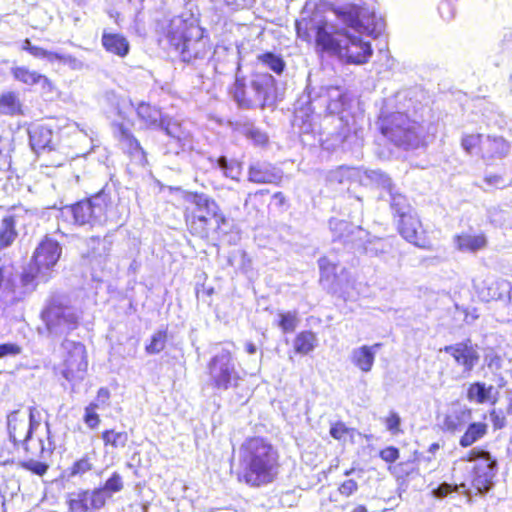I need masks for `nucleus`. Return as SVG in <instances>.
Returning <instances> with one entry per match:
<instances>
[{
	"label": "nucleus",
	"instance_id": "a878e982",
	"mask_svg": "<svg viewBox=\"0 0 512 512\" xmlns=\"http://www.w3.org/2000/svg\"><path fill=\"white\" fill-rule=\"evenodd\" d=\"M471 418V410L459 408L446 415L443 421V427L447 431L454 432L460 429Z\"/></svg>",
	"mask_w": 512,
	"mask_h": 512
},
{
	"label": "nucleus",
	"instance_id": "f704fd0d",
	"mask_svg": "<svg viewBox=\"0 0 512 512\" xmlns=\"http://www.w3.org/2000/svg\"><path fill=\"white\" fill-rule=\"evenodd\" d=\"M219 168L223 171L224 175L228 178L237 180L241 174V165L237 162L228 163L225 157H220L217 160Z\"/></svg>",
	"mask_w": 512,
	"mask_h": 512
},
{
	"label": "nucleus",
	"instance_id": "473e14b6",
	"mask_svg": "<svg viewBox=\"0 0 512 512\" xmlns=\"http://www.w3.org/2000/svg\"><path fill=\"white\" fill-rule=\"evenodd\" d=\"M102 439L105 445H110L114 448L124 447L128 441V435L126 432H116L114 430H108L103 432Z\"/></svg>",
	"mask_w": 512,
	"mask_h": 512
},
{
	"label": "nucleus",
	"instance_id": "0eeeda50",
	"mask_svg": "<svg viewBox=\"0 0 512 512\" xmlns=\"http://www.w3.org/2000/svg\"><path fill=\"white\" fill-rule=\"evenodd\" d=\"M210 376L217 389L227 390L238 385L240 379L235 369L232 353L222 349L209 365Z\"/></svg>",
	"mask_w": 512,
	"mask_h": 512
},
{
	"label": "nucleus",
	"instance_id": "9b49d317",
	"mask_svg": "<svg viewBox=\"0 0 512 512\" xmlns=\"http://www.w3.org/2000/svg\"><path fill=\"white\" fill-rule=\"evenodd\" d=\"M35 409L31 408L28 415L12 412L8 416V431L15 444L25 442L40 426L34 419Z\"/></svg>",
	"mask_w": 512,
	"mask_h": 512
},
{
	"label": "nucleus",
	"instance_id": "c756f323",
	"mask_svg": "<svg viewBox=\"0 0 512 512\" xmlns=\"http://www.w3.org/2000/svg\"><path fill=\"white\" fill-rule=\"evenodd\" d=\"M84 503L87 506V512H94L101 509L106 503V496L103 489L92 491H83Z\"/></svg>",
	"mask_w": 512,
	"mask_h": 512
},
{
	"label": "nucleus",
	"instance_id": "dca6fc26",
	"mask_svg": "<svg viewBox=\"0 0 512 512\" xmlns=\"http://www.w3.org/2000/svg\"><path fill=\"white\" fill-rule=\"evenodd\" d=\"M380 346V343H376L354 348L349 356L350 362L362 373H369L374 366L376 353Z\"/></svg>",
	"mask_w": 512,
	"mask_h": 512
},
{
	"label": "nucleus",
	"instance_id": "338daca9",
	"mask_svg": "<svg viewBox=\"0 0 512 512\" xmlns=\"http://www.w3.org/2000/svg\"><path fill=\"white\" fill-rule=\"evenodd\" d=\"M508 397H509V409L512 411V390L509 391Z\"/></svg>",
	"mask_w": 512,
	"mask_h": 512
},
{
	"label": "nucleus",
	"instance_id": "f03ea898",
	"mask_svg": "<svg viewBox=\"0 0 512 512\" xmlns=\"http://www.w3.org/2000/svg\"><path fill=\"white\" fill-rule=\"evenodd\" d=\"M241 480L259 487L271 483L279 470V453L267 440L261 437L247 439L241 446Z\"/></svg>",
	"mask_w": 512,
	"mask_h": 512
},
{
	"label": "nucleus",
	"instance_id": "bf43d9fd",
	"mask_svg": "<svg viewBox=\"0 0 512 512\" xmlns=\"http://www.w3.org/2000/svg\"><path fill=\"white\" fill-rule=\"evenodd\" d=\"M30 469L38 475H43L47 470V466L42 463L36 462L32 464Z\"/></svg>",
	"mask_w": 512,
	"mask_h": 512
},
{
	"label": "nucleus",
	"instance_id": "13d9d810",
	"mask_svg": "<svg viewBox=\"0 0 512 512\" xmlns=\"http://www.w3.org/2000/svg\"><path fill=\"white\" fill-rule=\"evenodd\" d=\"M228 6L235 9L243 8L250 4L253 0H224Z\"/></svg>",
	"mask_w": 512,
	"mask_h": 512
},
{
	"label": "nucleus",
	"instance_id": "f8f14e48",
	"mask_svg": "<svg viewBox=\"0 0 512 512\" xmlns=\"http://www.w3.org/2000/svg\"><path fill=\"white\" fill-rule=\"evenodd\" d=\"M43 318L52 333H64L76 323L75 314L67 307L52 305L45 310Z\"/></svg>",
	"mask_w": 512,
	"mask_h": 512
},
{
	"label": "nucleus",
	"instance_id": "6ab92c4d",
	"mask_svg": "<svg viewBox=\"0 0 512 512\" xmlns=\"http://www.w3.org/2000/svg\"><path fill=\"white\" fill-rule=\"evenodd\" d=\"M399 231L401 235L409 242L419 246L425 247L421 241V223L419 219L409 213H402L400 215Z\"/></svg>",
	"mask_w": 512,
	"mask_h": 512
},
{
	"label": "nucleus",
	"instance_id": "a211bd4d",
	"mask_svg": "<svg viewBox=\"0 0 512 512\" xmlns=\"http://www.w3.org/2000/svg\"><path fill=\"white\" fill-rule=\"evenodd\" d=\"M248 179L257 184H277L281 174L270 164L255 163L249 167Z\"/></svg>",
	"mask_w": 512,
	"mask_h": 512
},
{
	"label": "nucleus",
	"instance_id": "423d86ee",
	"mask_svg": "<svg viewBox=\"0 0 512 512\" xmlns=\"http://www.w3.org/2000/svg\"><path fill=\"white\" fill-rule=\"evenodd\" d=\"M461 461L473 463L470 467L472 474L470 476L471 483L480 492H486L492 485L495 475L496 461L486 451H470Z\"/></svg>",
	"mask_w": 512,
	"mask_h": 512
},
{
	"label": "nucleus",
	"instance_id": "ea45409f",
	"mask_svg": "<svg viewBox=\"0 0 512 512\" xmlns=\"http://www.w3.org/2000/svg\"><path fill=\"white\" fill-rule=\"evenodd\" d=\"M482 136L480 134H469L462 138V147L467 153H473L478 146H482Z\"/></svg>",
	"mask_w": 512,
	"mask_h": 512
},
{
	"label": "nucleus",
	"instance_id": "4468645a",
	"mask_svg": "<svg viewBox=\"0 0 512 512\" xmlns=\"http://www.w3.org/2000/svg\"><path fill=\"white\" fill-rule=\"evenodd\" d=\"M11 74L15 80L27 86L40 85L42 90L50 93L54 90L52 81L45 75L26 66H15L11 68Z\"/></svg>",
	"mask_w": 512,
	"mask_h": 512
},
{
	"label": "nucleus",
	"instance_id": "774afa93",
	"mask_svg": "<svg viewBox=\"0 0 512 512\" xmlns=\"http://www.w3.org/2000/svg\"><path fill=\"white\" fill-rule=\"evenodd\" d=\"M354 470H355L354 468H351V469H349V470H346V471L344 472V475H345V476H349V475H351V474L354 472Z\"/></svg>",
	"mask_w": 512,
	"mask_h": 512
},
{
	"label": "nucleus",
	"instance_id": "4c0bfd02",
	"mask_svg": "<svg viewBox=\"0 0 512 512\" xmlns=\"http://www.w3.org/2000/svg\"><path fill=\"white\" fill-rule=\"evenodd\" d=\"M66 502L69 506V512H87V506L84 503L83 491L68 494Z\"/></svg>",
	"mask_w": 512,
	"mask_h": 512
},
{
	"label": "nucleus",
	"instance_id": "2f4dec72",
	"mask_svg": "<svg viewBox=\"0 0 512 512\" xmlns=\"http://www.w3.org/2000/svg\"><path fill=\"white\" fill-rule=\"evenodd\" d=\"M278 318V326L284 333L293 332L299 324L297 311L279 312Z\"/></svg>",
	"mask_w": 512,
	"mask_h": 512
},
{
	"label": "nucleus",
	"instance_id": "7ed1b4c3",
	"mask_svg": "<svg viewBox=\"0 0 512 512\" xmlns=\"http://www.w3.org/2000/svg\"><path fill=\"white\" fill-rule=\"evenodd\" d=\"M185 201L192 205L186 209V222L190 231L200 237H207L212 223L216 229L227 224L217 202L203 193H187Z\"/></svg>",
	"mask_w": 512,
	"mask_h": 512
},
{
	"label": "nucleus",
	"instance_id": "b1692460",
	"mask_svg": "<svg viewBox=\"0 0 512 512\" xmlns=\"http://www.w3.org/2000/svg\"><path fill=\"white\" fill-rule=\"evenodd\" d=\"M102 44L108 52L120 57L126 56L129 52V43L120 34H103Z\"/></svg>",
	"mask_w": 512,
	"mask_h": 512
},
{
	"label": "nucleus",
	"instance_id": "ddd939ff",
	"mask_svg": "<svg viewBox=\"0 0 512 512\" xmlns=\"http://www.w3.org/2000/svg\"><path fill=\"white\" fill-rule=\"evenodd\" d=\"M444 351L451 355L455 362L463 368V373L469 375L479 361V353L475 347L467 343H457L446 346Z\"/></svg>",
	"mask_w": 512,
	"mask_h": 512
},
{
	"label": "nucleus",
	"instance_id": "3c124183",
	"mask_svg": "<svg viewBox=\"0 0 512 512\" xmlns=\"http://www.w3.org/2000/svg\"><path fill=\"white\" fill-rule=\"evenodd\" d=\"M386 427L387 429L392 432L393 434H396L400 431V423L401 419L399 415L395 412L390 413V415L386 418Z\"/></svg>",
	"mask_w": 512,
	"mask_h": 512
},
{
	"label": "nucleus",
	"instance_id": "052dcab7",
	"mask_svg": "<svg viewBox=\"0 0 512 512\" xmlns=\"http://www.w3.org/2000/svg\"><path fill=\"white\" fill-rule=\"evenodd\" d=\"M34 278H35V276L33 274H31V273L23 274L22 277H21V281L23 283V286L26 289H29V286L32 284Z\"/></svg>",
	"mask_w": 512,
	"mask_h": 512
},
{
	"label": "nucleus",
	"instance_id": "a18cd8bd",
	"mask_svg": "<svg viewBox=\"0 0 512 512\" xmlns=\"http://www.w3.org/2000/svg\"><path fill=\"white\" fill-rule=\"evenodd\" d=\"M31 55L38 59H47L49 62L53 63L57 57V52L49 51L35 45L34 48H31Z\"/></svg>",
	"mask_w": 512,
	"mask_h": 512
},
{
	"label": "nucleus",
	"instance_id": "e433bc0d",
	"mask_svg": "<svg viewBox=\"0 0 512 512\" xmlns=\"http://www.w3.org/2000/svg\"><path fill=\"white\" fill-rule=\"evenodd\" d=\"M259 60L277 74L282 73L285 67L283 59L272 53H266L259 56Z\"/></svg>",
	"mask_w": 512,
	"mask_h": 512
},
{
	"label": "nucleus",
	"instance_id": "680f3d73",
	"mask_svg": "<svg viewBox=\"0 0 512 512\" xmlns=\"http://www.w3.org/2000/svg\"><path fill=\"white\" fill-rule=\"evenodd\" d=\"M488 366L490 368H496V369L501 368V358L498 357V356H495V357L491 358L489 363H488Z\"/></svg>",
	"mask_w": 512,
	"mask_h": 512
},
{
	"label": "nucleus",
	"instance_id": "de8ad7c7",
	"mask_svg": "<svg viewBox=\"0 0 512 512\" xmlns=\"http://www.w3.org/2000/svg\"><path fill=\"white\" fill-rule=\"evenodd\" d=\"M400 452L394 446H388L379 453L380 458L387 463H394L399 458Z\"/></svg>",
	"mask_w": 512,
	"mask_h": 512
},
{
	"label": "nucleus",
	"instance_id": "864d4df0",
	"mask_svg": "<svg viewBox=\"0 0 512 512\" xmlns=\"http://www.w3.org/2000/svg\"><path fill=\"white\" fill-rule=\"evenodd\" d=\"M92 465L87 458H82L77 461L72 467V474H83L89 470H91Z\"/></svg>",
	"mask_w": 512,
	"mask_h": 512
},
{
	"label": "nucleus",
	"instance_id": "37998d69",
	"mask_svg": "<svg viewBox=\"0 0 512 512\" xmlns=\"http://www.w3.org/2000/svg\"><path fill=\"white\" fill-rule=\"evenodd\" d=\"M59 61L64 65H67L72 70H82L85 67V64L80 59L72 56V55H64L57 53V57L55 61Z\"/></svg>",
	"mask_w": 512,
	"mask_h": 512
},
{
	"label": "nucleus",
	"instance_id": "58836bf2",
	"mask_svg": "<svg viewBox=\"0 0 512 512\" xmlns=\"http://www.w3.org/2000/svg\"><path fill=\"white\" fill-rule=\"evenodd\" d=\"M318 264L321 273V282L329 281L335 276L336 265L332 263L327 257L320 258Z\"/></svg>",
	"mask_w": 512,
	"mask_h": 512
},
{
	"label": "nucleus",
	"instance_id": "20e7f679",
	"mask_svg": "<svg viewBox=\"0 0 512 512\" xmlns=\"http://www.w3.org/2000/svg\"><path fill=\"white\" fill-rule=\"evenodd\" d=\"M381 129L387 138L405 149L424 147L429 142L421 135V127L402 113L391 115Z\"/></svg>",
	"mask_w": 512,
	"mask_h": 512
},
{
	"label": "nucleus",
	"instance_id": "2eb2a0df",
	"mask_svg": "<svg viewBox=\"0 0 512 512\" xmlns=\"http://www.w3.org/2000/svg\"><path fill=\"white\" fill-rule=\"evenodd\" d=\"M350 177H355L364 186H378L391 190V179L379 170H362L358 168H342Z\"/></svg>",
	"mask_w": 512,
	"mask_h": 512
},
{
	"label": "nucleus",
	"instance_id": "c9c22d12",
	"mask_svg": "<svg viewBox=\"0 0 512 512\" xmlns=\"http://www.w3.org/2000/svg\"><path fill=\"white\" fill-rule=\"evenodd\" d=\"M272 80L268 75H263L258 79H255L251 83V88L255 92V102H261L266 98V86Z\"/></svg>",
	"mask_w": 512,
	"mask_h": 512
},
{
	"label": "nucleus",
	"instance_id": "1a4fd4ad",
	"mask_svg": "<svg viewBox=\"0 0 512 512\" xmlns=\"http://www.w3.org/2000/svg\"><path fill=\"white\" fill-rule=\"evenodd\" d=\"M106 200L102 194H98L86 201H80L75 205L64 207L61 210L63 217L72 216L74 223L84 225L93 219H99L104 215Z\"/></svg>",
	"mask_w": 512,
	"mask_h": 512
},
{
	"label": "nucleus",
	"instance_id": "f3484780",
	"mask_svg": "<svg viewBox=\"0 0 512 512\" xmlns=\"http://www.w3.org/2000/svg\"><path fill=\"white\" fill-rule=\"evenodd\" d=\"M510 152V144L498 136H487L481 146V156L487 163L506 157Z\"/></svg>",
	"mask_w": 512,
	"mask_h": 512
},
{
	"label": "nucleus",
	"instance_id": "7c9ffc66",
	"mask_svg": "<svg viewBox=\"0 0 512 512\" xmlns=\"http://www.w3.org/2000/svg\"><path fill=\"white\" fill-rule=\"evenodd\" d=\"M17 233L13 218L6 217L2 220L0 228V249L10 246L15 240Z\"/></svg>",
	"mask_w": 512,
	"mask_h": 512
},
{
	"label": "nucleus",
	"instance_id": "603ef678",
	"mask_svg": "<svg viewBox=\"0 0 512 512\" xmlns=\"http://www.w3.org/2000/svg\"><path fill=\"white\" fill-rule=\"evenodd\" d=\"M358 489V484L356 481L350 479V480H347V481H344L340 487H339V492L341 495L345 496V497H349L350 495H352L353 493H355Z\"/></svg>",
	"mask_w": 512,
	"mask_h": 512
},
{
	"label": "nucleus",
	"instance_id": "e2e57ef3",
	"mask_svg": "<svg viewBox=\"0 0 512 512\" xmlns=\"http://www.w3.org/2000/svg\"><path fill=\"white\" fill-rule=\"evenodd\" d=\"M330 225H331L332 229H340V230L342 228H346L348 226V224L345 221H331Z\"/></svg>",
	"mask_w": 512,
	"mask_h": 512
},
{
	"label": "nucleus",
	"instance_id": "72a5a7b5",
	"mask_svg": "<svg viewBox=\"0 0 512 512\" xmlns=\"http://www.w3.org/2000/svg\"><path fill=\"white\" fill-rule=\"evenodd\" d=\"M167 341L166 331L159 330L152 335L150 343L146 346L148 354H157L164 350Z\"/></svg>",
	"mask_w": 512,
	"mask_h": 512
},
{
	"label": "nucleus",
	"instance_id": "aec40b11",
	"mask_svg": "<svg viewBox=\"0 0 512 512\" xmlns=\"http://www.w3.org/2000/svg\"><path fill=\"white\" fill-rule=\"evenodd\" d=\"M454 243L457 249L462 252H477L486 247L487 239L482 233H462L454 237Z\"/></svg>",
	"mask_w": 512,
	"mask_h": 512
},
{
	"label": "nucleus",
	"instance_id": "5701e85b",
	"mask_svg": "<svg viewBox=\"0 0 512 512\" xmlns=\"http://www.w3.org/2000/svg\"><path fill=\"white\" fill-rule=\"evenodd\" d=\"M49 429L48 425L45 427V435L46 440H44L42 437H38L35 439L33 437V434H30V437L25 440V442H22L21 444L24 445V448L27 452L31 453L33 456H42L44 453H50L53 450L52 442L50 441V438L48 436Z\"/></svg>",
	"mask_w": 512,
	"mask_h": 512
},
{
	"label": "nucleus",
	"instance_id": "bb28decb",
	"mask_svg": "<svg viewBox=\"0 0 512 512\" xmlns=\"http://www.w3.org/2000/svg\"><path fill=\"white\" fill-rule=\"evenodd\" d=\"M487 428V424L482 422L470 424L460 439V445L462 447L471 446L487 433Z\"/></svg>",
	"mask_w": 512,
	"mask_h": 512
},
{
	"label": "nucleus",
	"instance_id": "69168bd1",
	"mask_svg": "<svg viewBox=\"0 0 512 512\" xmlns=\"http://www.w3.org/2000/svg\"><path fill=\"white\" fill-rule=\"evenodd\" d=\"M245 348L249 354H255L257 351L256 346L251 342L246 343Z\"/></svg>",
	"mask_w": 512,
	"mask_h": 512
},
{
	"label": "nucleus",
	"instance_id": "6e6d98bb",
	"mask_svg": "<svg viewBox=\"0 0 512 512\" xmlns=\"http://www.w3.org/2000/svg\"><path fill=\"white\" fill-rule=\"evenodd\" d=\"M110 398V392L107 388H100L98 390V393H97V398H96V401H97V404H102V405H105L108 403V400Z\"/></svg>",
	"mask_w": 512,
	"mask_h": 512
},
{
	"label": "nucleus",
	"instance_id": "49530a36",
	"mask_svg": "<svg viewBox=\"0 0 512 512\" xmlns=\"http://www.w3.org/2000/svg\"><path fill=\"white\" fill-rule=\"evenodd\" d=\"M122 488H123V483H122V479H121L120 475L117 473H114L112 475V477L106 481V483L102 489H103V492L106 490V491L113 493V492H118V491L122 490Z\"/></svg>",
	"mask_w": 512,
	"mask_h": 512
},
{
	"label": "nucleus",
	"instance_id": "4be33fe9",
	"mask_svg": "<svg viewBox=\"0 0 512 512\" xmlns=\"http://www.w3.org/2000/svg\"><path fill=\"white\" fill-rule=\"evenodd\" d=\"M318 346L317 335L312 331H301L293 340V348L296 354L308 355Z\"/></svg>",
	"mask_w": 512,
	"mask_h": 512
},
{
	"label": "nucleus",
	"instance_id": "f257e3e1",
	"mask_svg": "<svg viewBox=\"0 0 512 512\" xmlns=\"http://www.w3.org/2000/svg\"><path fill=\"white\" fill-rule=\"evenodd\" d=\"M307 11L296 21L297 36L306 42L314 41L317 53L335 57L343 63L362 65L373 54L365 36H378L384 23L381 17L352 4L335 7L322 14Z\"/></svg>",
	"mask_w": 512,
	"mask_h": 512
},
{
	"label": "nucleus",
	"instance_id": "09e8293b",
	"mask_svg": "<svg viewBox=\"0 0 512 512\" xmlns=\"http://www.w3.org/2000/svg\"><path fill=\"white\" fill-rule=\"evenodd\" d=\"M22 351L21 347L15 343L0 344V359L7 356H16Z\"/></svg>",
	"mask_w": 512,
	"mask_h": 512
},
{
	"label": "nucleus",
	"instance_id": "0e129e2a",
	"mask_svg": "<svg viewBox=\"0 0 512 512\" xmlns=\"http://www.w3.org/2000/svg\"><path fill=\"white\" fill-rule=\"evenodd\" d=\"M34 47H35V45H33L29 39H25L22 44V49L25 51H28L30 54H31V48H34Z\"/></svg>",
	"mask_w": 512,
	"mask_h": 512
},
{
	"label": "nucleus",
	"instance_id": "79ce46f5",
	"mask_svg": "<svg viewBox=\"0 0 512 512\" xmlns=\"http://www.w3.org/2000/svg\"><path fill=\"white\" fill-rule=\"evenodd\" d=\"M353 432V429L346 427L342 422H337L330 428V435L338 441H345L346 437L351 435Z\"/></svg>",
	"mask_w": 512,
	"mask_h": 512
},
{
	"label": "nucleus",
	"instance_id": "6e6552de",
	"mask_svg": "<svg viewBox=\"0 0 512 512\" xmlns=\"http://www.w3.org/2000/svg\"><path fill=\"white\" fill-rule=\"evenodd\" d=\"M62 375L69 382H79L84 379L88 361L85 346L81 343L66 341Z\"/></svg>",
	"mask_w": 512,
	"mask_h": 512
},
{
	"label": "nucleus",
	"instance_id": "9d476101",
	"mask_svg": "<svg viewBox=\"0 0 512 512\" xmlns=\"http://www.w3.org/2000/svg\"><path fill=\"white\" fill-rule=\"evenodd\" d=\"M62 253L60 244L46 237L35 249L33 260L36 266L37 273L43 278L47 279L49 271L57 264Z\"/></svg>",
	"mask_w": 512,
	"mask_h": 512
},
{
	"label": "nucleus",
	"instance_id": "a19ab883",
	"mask_svg": "<svg viewBox=\"0 0 512 512\" xmlns=\"http://www.w3.org/2000/svg\"><path fill=\"white\" fill-rule=\"evenodd\" d=\"M97 403H91L85 408L84 422L92 429L96 428L100 423L99 415L96 413Z\"/></svg>",
	"mask_w": 512,
	"mask_h": 512
},
{
	"label": "nucleus",
	"instance_id": "c03bdc74",
	"mask_svg": "<svg viewBox=\"0 0 512 512\" xmlns=\"http://www.w3.org/2000/svg\"><path fill=\"white\" fill-rule=\"evenodd\" d=\"M120 131V142L122 145L128 147L130 151H140L141 147L139 142L129 133V131L125 130L122 126L119 129Z\"/></svg>",
	"mask_w": 512,
	"mask_h": 512
},
{
	"label": "nucleus",
	"instance_id": "412c9836",
	"mask_svg": "<svg viewBox=\"0 0 512 512\" xmlns=\"http://www.w3.org/2000/svg\"><path fill=\"white\" fill-rule=\"evenodd\" d=\"M497 391L494 386H487L484 383L476 382L469 386L467 398L471 402L483 404L486 402L495 403L497 399Z\"/></svg>",
	"mask_w": 512,
	"mask_h": 512
},
{
	"label": "nucleus",
	"instance_id": "5fc2aeb1",
	"mask_svg": "<svg viewBox=\"0 0 512 512\" xmlns=\"http://www.w3.org/2000/svg\"><path fill=\"white\" fill-rule=\"evenodd\" d=\"M457 490V485H455L454 487L450 484H447V483H443L441 484L438 488L434 489L433 490V495L436 497V498H443L445 497L446 495H448L449 493H451L452 491H456Z\"/></svg>",
	"mask_w": 512,
	"mask_h": 512
},
{
	"label": "nucleus",
	"instance_id": "4d7b16f0",
	"mask_svg": "<svg viewBox=\"0 0 512 512\" xmlns=\"http://www.w3.org/2000/svg\"><path fill=\"white\" fill-rule=\"evenodd\" d=\"M485 181L491 185V186H495V187H501V186H504V180L502 179L501 176H498V175H491V176H487L485 178Z\"/></svg>",
	"mask_w": 512,
	"mask_h": 512
},
{
	"label": "nucleus",
	"instance_id": "c85d7f7f",
	"mask_svg": "<svg viewBox=\"0 0 512 512\" xmlns=\"http://www.w3.org/2000/svg\"><path fill=\"white\" fill-rule=\"evenodd\" d=\"M161 127L165 130L167 135L176 141L178 148L185 146L187 133L182 129L180 124L171 119H165L161 120Z\"/></svg>",
	"mask_w": 512,
	"mask_h": 512
},
{
	"label": "nucleus",
	"instance_id": "39448f33",
	"mask_svg": "<svg viewBox=\"0 0 512 512\" xmlns=\"http://www.w3.org/2000/svg\"><path fill=\"white\" fill-rule=\"evenodd\" d=\"M168 37L177 50L189 56H197V46L201 44L202 32L193 22L175 17L171 20Z\"/></svg>",
	"mask_w": 512,
	"mask_h": 512
},
{
	"label": "nucleus",
	"instance_id": "393cba45",
	"mask_svg": "<svg viewBox=\"0 0 512 512\" xmlns=\"http://www.w3.org/2000/svg\"><path fill=\"white\" fill-rule=\"evenodd\" d=\"M0 113L4 115L22 114V103L15 92L8 91L0 96Z\"/></svg>",
	"mask_w": 512,
	"mask_h": 512
},
{
	"label": "nucleus",
	"instance_id": "cd10ccee",
	"mask_svg": "<svg viewBox=\"0 0 512 512\" xmlns=\"http://www.w3.org/2000/svg\"><path fill=\"white\" fill-rule=\"evenodd\" d=\"M137 114L147 126H155L158 122L161 124V120H163L160 110L147 103H141L138 105Z\"/></svg>",
	"mask_w": 512,
	"mask_h": 512
},
{
	"label": "nucleus",
	"instance_id": "8fccbe9b",
	"mask_svg": "<svg viewBox=\"0 0 512 512\" xmlns=\"http://www.w3.org/2000/svg\"><path fill=\"white\" fill-rule=\"evenodd\" d=\"M246 135L257 145H264L268 141L267 135L255 128L247 129Z\"/></svg>",
	"mask_w": 512,
	"mask_h": 512
}]
</instances>
